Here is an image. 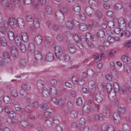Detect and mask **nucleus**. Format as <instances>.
<instances>
[{"instance_id": "f257e3e1", "label": "nucleus", "mask_w": 131, "mask_h": 131, "mask_svg": "<svg viewBox=\"0 0 131 131\" xmlns=\"http://www.w3.org/2000/svg\"><path fill=\"white\" fill-rule=\"evenodd\" d=\"M0 4L2 5L4 8L9 9L12 12L14 10V7L11 4H9L7 0H0Z\"/></svg>"}, {"instance_id": "f03ea898", "label": "nucleus", "mask_w": 131, "mask_h": 131, "mask_svg": "<svg viewBox=\"0 0 131 131\" xmlns=\"http://www.w3.org/2000/svg\"><path fill=\"white\" fill-rule=\"evenodd\" d=\"M56 18L58 21L60 23L63 22L64 20V14L59 10H57L56 13Z\"/></svg>"}, {"instance_id": "7ed1b4c3", "label": "nucleus", "mask_w": 131, "mask_h": 131, "mask_svg": "<svg viewBox=\"0 0 131 131\" xmlns=\"http://www.w3.org/2000/svg\"><path fill=\"white\" fill-rule=\"evenodd\" d=\"M8 21L9 23H8L10 27L13 28H16L17 26V21L16 19L14 17H10L9 18Z\"/></svg>"}, {"instance_id": "20e7f679", "label": "nucleus", "mask_w": 131, "mask_h": 131, "mask_svg": "<svg viewBox=\"0 0 131 131\" xmlns=\"http://www.w3.org/2000/svg\"><path fill=\"white\" fill-rule=\"evenodd\" d=\"M33 52L34 57L36 61H40L42 58V56L40 51L37 50H33Z\"/></svg>"}, {"instance_id": "39448f33", "label": "nucleus", "mask_w": 131, "mask_h": 131, "mask_svg": "<svg viewBox=\"0 0 131 131\" xmlns=\"http://www.w3.org/2000/svg\"><path fill=\"white\" fill-rule=\"evenodd\" d=\"M102 114L104 117L107 118H109L110 115L109 108L107 107H105L103 110Z\"/></svg>"}, {"instance_id": "423d86ee", "label": "nucleus", "mask_w": 131, "mask_h": 131, "mask_svg": "<svg viewBox=\"0 0 131 131\" xmlns=\"http://www.w3.org/2000/svg\"><path fill=\"white\" fill-rule=\"evenodd\" d=\"M120 115L117 112L114 113L113 116V119L114 122L116 123H119L121 121Z\"/></svg>"}, {"instance_id": "0eeeda50", "label": "nucleus", "mask_w": 131, "mask_h": 131, "mask_svg": "<svg viewBox=\"0 0 131 131\" xmlns=\"http://www.w3.org/2000/svg\"><path fill=\"white\" fill-rule=\"evenodd\" d=\"M119 21L121 22L119 23H120V24L118 25L120 28L123 31H125L126 29V24L125 20L124 19H121Z\"/></svg>"}, {"instance_id": "6e6552de", "label": "nucleus", "mask_w": 131, "mask_h": 131, "mask_svg": "<svg viewBox=\"0 0 131 131\" xmlns=\"http://www.w3.org/2000/svg\"><path fill=\"white\" fill-rule=\"evenodd\" d=\"M51 93L53 95L58 96L61 95V93L60 91H57L56 88L54 86H51L50 88Z\"/></svg>"}, {"instance_id": "1a4fd4ad", "label": "nucleus", "mask_w": 131, "mask_h": 131, "mask_svg": "<svg viewBox=\"0 0 131 131\" xmlns=\"http://www.w3.org/2000/svg\"><path fill=\"white\" fill-rule=\"evenodd\" d=\"M54 59V55L52 52H49L46 56V59L48 61H52Z\"/></svg>"}, {"instance_id": "9d476101", "label": "nucleus", "mask_w": 131, "mask_h": 131, "mask_svg": "<svg viewBox=\"0 0 131 131\" xmlns=\"http://www.w3.org/2000/svg\"><path fill=\"white\" fill-rule=\"evenodd\" d=\"M4 60L6 63H9L11 61L9 54L7 52H4L3 54Z\"/></svg>"}, {"instance_id": "9b49d317", "label": "nucleus", "mask_w": 131, "mask_h": 131, "mask_svg": "<svg viewBox=\"0 0 131 131\" xmlns=\"http://www.w3.org/2000/svg\"><path fill=\"white\" fill-rule=\"evenodd\" d=\"M42 90V94L44 97L47 98L50 96V93L49 90L46 88L43 89Z\"/></svg>"}, {"instance_id": "f8f14e48", "label": "nucleus", "mask_w": 131, "mask_h": 131, "mask_svg": "<svg viewBox=\"0 0 131 131\" xmlns=\"http://www.w3.org/2000/svg\"><path fill=\"white\" fill-rule=\"evenodd\" d=\"M122 60L126 63L129 64L131 62V59L127 56L123 55L122 56Z\"/></svg>"}, {"instance_id": "ddd939ff", "label": "nucleus", "mask_w": 131, "mask_h": 131, "mask_svg": "<svg viewBox=\"0 0 131 131\" xmlns=\"http://www.w3.org/2000/svg\"><path fill=\"white\" fill-rule=\"evenodd\" d=\"M98 89L99 91L101 92H104L106 88V85L101 83H99L97 85Z\"/></svg>"}, {"instance_id": "4468645a", "label": "nucleus", "mask_w": 131, "mask_h": 131, "mask_svg": "<svg viewBox=\"0 0 131 131\" xmlns=\"http://www.w3.org/2000/svg\"><path fill=\"white\" fill-rule=\"evenodd\" d=\"M95 101L99 103L103 101V99L99 93L96 94L94 96Z\"/></svg>"}, {"instance_id": "2eb2a0df", "label": "nucleus", "mask_w": 131, "mask_h": 131, "mask_svg": "<svg viewBox=\"0 0 131 131\" xmlns=\"http://www.w3.org/2000/svg\"><path fill=\"white\" fill-rule=\"evenodd\" d=\"M34 41L37 45H40L42 42L41 37L39 35L36 36L34 38Z\"/></svg>"}, {"instance_id": "dca6fc26", "label": "nucleus", "mask_w": 131, "mask_h": 131, "mask_svg": "<svg viewBox=\"0 0 131 131\" xmlns=\"http://www.w3.org/2000/svg\"><path fill=\"white\" fill-rule=\"evenodd\" d=\"M20 124L21 126L24 127H27L28 126H32V124L29 123L25 120H23L21 121L20 122Z\"/></svg>"}, {"instance_id": "f3484780", "label": "nucleus", "mask_w": 131, "mask_h": 131, "mask_svg": "<svg viewBox=\"0 0 131 131\" xmlns=\"http://www.w3.org/2000/svg\"><path fill=\"white\" fill-rule=\"evenodd\" d=\"M10 52L13 59H16L18 57V54L17 50H11Z\"/></svg>"}, {"instance_id": "a211bd4d", "label": "nucleus", "mask_w": 131, "mask_h": 131, "mask_svg": "<svg viewBox=\"0 0 131 131\" xmlns=\"http://www.w3.org/2000/svg\"><path fill=\"white\" fill-rule=\"evenodd\" d=\"M45 84V82L43 81L40 80L38 81L37 86L39 88L41 89H42L45 88L43 86Z\"/></svg>"}, {"instance_id": "6ab92c4d", "label": "nucleus", "mask_w": 131, "mask_h": 131, "mask_svg": "<svg viewBox=\"0 0 131 131\" xmlns=\"http://www.w3.org/2000/svg\"><path fill=\"white\" fill-rule=\"evenodd\" d=\"M85 11L88 15L90 16L92 15V13L93 12V10L91 7L88 6L86 7Z\"/></svg>"}, {"instance_id": "aec40b11", "label": "nucleus", "mask_w": 131, "mask_h": 131, "mask_svg": "<svg viewBox=\"0 0 131 131\" xmlns=\"http://www.w3.org/2000/svg\"><path fill=\"white\" fill-rule=\"evenodd\" d=\"M54 50L55 54L56 57L58 58H59L62 56L63 54L62 50Z\"/></svg>"}, {"instance_id": "412c9836", "label": "nucleus", "mask_w": 131, "mask_h": 131, "mask_svg": "<svg viewBox=\"0 0 131 131\" xmlns=\"http://www.w3.org/2000/svg\"><path fill=\"white\" fill-rule=\"evenodd\" d=\"M7 35L10 40L13 41L14 40L15 35L13 31L10 30L8 31L7 33Z\"/></svg>"}, {"instance_id": "4be33fe9", "label": "nucleus", "mask_w": 131, "mask_h": 131, "mask_svg": "<svg viewBox=\"0 0 131 131\" xmlns=\"http://www.w3.org/2000/svg\"><path fill=\"white\" fill-rule=\"evenodd\" d=\"M21 35L22 40L24 42H27L28 41V37L26 33L22 32L21 34Z\"/></svg>"}, {"instance_id": "5701e85b", "label": "nucleus", "mask_w": 131, "mask_h": 131, "mask_svg": "<svg viewBox=\"0 0 131 131\" xmlns=\"http://www.w3.org/2000/svg\"><path fill=\"white\" fill-rule=\"evenodd\" d=\"M120 93L123 95H124L127 93V89L126 87L124 85H123L119 88Z\"/></svg>"}, {"instance_id": "b1692460", "label": "nucleus", "mask_w": 131, "mask_h": 131, "mask_svg": "<svg viewBox=\"0 0 131 131\" xmlns=\"http://www.w3.org/2000/svg\"><path fill=\"white\" fill-rule=\"evenodd\" d=\"M52 39L50 37L46 38L45 40V46L46 48L48 47Z\"/></svg>"}, {"instance_id": "393cba45", "label": "nucleus", "mask_w": 131, "mask_h": 131, "mask_svg": "<svg viewBox=\"0 0 131 131\" xmlns=\"http://www.w3.org/2000/svg\"><path fill=\"white\" fill-rule=\"evenodd\" d=\"M33 24L35 29H37L39 28L40 25L39 20L38 19L36 18L34 19Z\"/></svg>"}, {"instance_id": "a878e982", "label": "nucleus", "mask_w": 131, "mask_h": 131, "mask_svg": "<svg viewBox=\"0 0 131 131\" xmlns=\"http://www.w3.org/2000/svg\"><path fill=\"white\" fill-rule=\"evenodd\" d=\"M45 12L43 11H40L39 14L38 15V18L41 20H43L45 18Z\"/></svg>"}, {"instance_id": "bb28decb", "label": "nucleus", "mask_w": 131, "mask_h": 131, "mask_svg": "<svg viewBox=\"0 0 131 131\" xmlns=\"http://www.w3.org/2000/svg\"><path fill=\"white\" fill-rule=\"evenodd\" d=\"M108 96L109 100L112 101H114L116 98V94L114 92L109 93Z\"/></svg>"}, {"instance_id": "cd10ccee", "label": "nucleus", "mask_w": 131, "mask_h": 131, "mask_svg": "<svg viewBox=\"0 0 131 131\" xmlns=\"http://www.w3.org/2000/svg\"><path fill=\"white\" fill-rule=\"evenodd\" d=\"M18 24L19 27L20 28H23L25 27L24 22L22 19H19L18 20Z\"/></svg>"}, {"instance_id": "c85d7f7f", "label": "nucleus", "mask_w": 131, "mask_h": 131, "mask_svg": "<svg viewBox=\"0 0 131 131\" xmlns=\"http://www.w3.org/2000/svg\"><path fill=\"white\" fill-rule=\"evenodd\" d=\"M73 9L76 12H79L81 10V7L78 4H75L73 6Z\"/></svg>"}, {"instance_id": "c756f323", "label": "nucleus", "mask_w": 131, "mask_h": 131, "mask_svg": "<svg viewBox=\"0 0 131 131\" xmlns=\"http://www.w3.org/2000/svg\"><path fill=\"white\" fill-rule=\"evenodd\" d=\"M21 86L25 91H29L31 89L30 86L27 84H23L21 85Z\"/></svg>"}, {"instance_id": "7c9ffc66", "label": "nucleus", "mask_w": 131, "mask_h": 131, "mask_svg": "<svg viewBox=\"0 0 131 131\" xmlns=\"http://www.w3.org/2000/svg\"><path fill=\"white\" fill-rule=\"evenodd\" d=\"M70 116L72 118H76L77 116L76 111L74 110H71L70 113Z\"/></svg>"}, {"instance_id": "2f4dec72", "label": "nucleus", "mask_w": 131, "mask_h": 131, "mask_svg": "<svg viewBox=\"0 0 131 131\" xmlns=\"http://www.w3.org/2000/svg\"><path fill=\"white\" fill-rule=\"evenodd\" d=\"M94 119L96 121H101L103 120V117L101 114H96L95 115Z\"/></svg>"}, {"instance_id": "473e14b6", "label": "nucleus", "mask_w": 131, "mask_h": 131, "mask_svg": "<svg viewBox=\"0 0 131 131\" xmlns=\"http://www.w3.org/2000/svg\"><path fill=\"white\" fill-rule=\"evenodd\" d=\"M7 42L6 38L4 37L0 38V46H5L6 45Z\"/></svg>"}, {"instance_id": "72a5a7b5", "label": "nucleus", "mask_w": 131, "mask_h": 131, "mask_svg": "<svg viewBox=\"0 0 131 131\" xmlns=\"http://www.w3.org/2000/svg\"><path fill=\"white\" fill-rule=\"evenodd\" d=\"M124 70L126 73H129L131 72L130 66L127 64H125L124 66Z\"/></svg>"}, {"instance_id": "f704fd0d", "label": "nucleus", "mask_w": 131, "mask_h": 131, "mask_svg": "<svg viewBox=\"0 0 131 131\" xmlns=\"http://www.w3.org/2000/svg\"><path fill=\"white\" fill-rule=\"evenodd\" d=\"M15 42L17 46L20 45L21 40L19 36H16L14 38Z\"/></svg>"}, {"instance_id": "c9c22d12", "label": "nucleus", "mask_w": 131, "mask_h": 131, "mask_svg": "<svg viewBox=\"0 0 131 131\" xmlns=\"http://www.w3.org/2000/svg\"><path fill=\"white\" fill-rule=\"evenodd\" d=\"M46 12L48 15H51L52 12V7L49 5L46 6Z\"/></svg>"}, {"instance_id": "e433bc0d", "label": "nucleus", "mask_w": 131, "mask_h": 131, "mask_svg": "<svg viewBox=\"0 0 131 131\" xmlns=\"http://www.w3.org/2000/svg\"><path fill=\"white\" fill-rule=\"evenodd\" d=\"M26 64V61L24 58H21L19 62V64L20 67L22 68L25 67Z\"/></svg>"}, {"instance_id": "4c0bfd02", "label": "nucleus", "mask_w": 131, "mask_h": 131, "mask_svg": "<svg viewBox=\"0 0 131 131\" xmlns=\"http://www.w3.org/2000/svg\"><path fill=\"white\" fill-rule=\"evenodd\" d=\"M90 106L88 104L84 105L83 107V109L84 111L87 113H89L90 111Z\"/></svg>"}, {"instance_id": "58836bf2", "label": "nucleus", "mask_w": 131, "mask_h": 131, "mask_svg": "<svg viewBox=\"0 0 131 131\" xmlns=\"http://www.w3.org/2000/svg\"><path fill=\"white\" fill-rule=\"evenodd\" d=\"M79 28L81 30L84 31L88 29V26L86 24L82 23L80 24Z\"/></svg>"}, {"instance_id": "ea45409f", "label": "nucleus", "mask_w": 131, "mask_h": 131, "mask_svg": "<svg viewBox=\"0 0 131 131\" xmlns=\"http://www.w3.org/2000/svg\"><path fill=\"white\" fill-rule=\"evenodd\" d=\"M3 100L4 102L7 104H9L11 103L12 101L10 97L7 96L4 97Z\"/></svg>"}, {"instance_id": "a19ab883", "label": "nucleus", "mask_w": 131, "mask_h": 131, "mask_svg": "<svg viewBox=\"0 0 131 131\" xmlns=\"http://www.w3.org/2000/svg\"><path fill=\"white\" fill-rule=\"evenodd\" d=\"M123 5L121 3H118L116 4L114 6L115 9L120 10L123 7Z\"/></svg>"}, {"instance_id": "79ce46f5", "label": "nucleus", "mask_w": 131, "mask_h": 131, "mask_svg": "<svg viewBox=\"0 0 131 131\" xmlns=\"http://www.w3.org/2000/svg\"><path fill=\"white\" fill-rule=\"evenodd\" d=\"M122 128L124 131H129L130 130L129 125L127 123L123 124Z\"/></svg>"}, {"instance_id": "37998d69", "label": "nucleus", "mask_w": 131, "mask_h": 131, "mask_svg": "<svg viewBox=\"0 0 131 131\" xmlns=\"http://www.w3.org/2000/svg\"><path fill=\"white\" fill-rule=\"evenodd\" d=\"M66 25L67 27L70 29H72L73 26V22L71 21H67Z\"/></svg>"}, {"instance_id": "c03bdc74", "label": "nucleus", "mask_w": 131, "mask_h": 131, "mask_svg": "<svg viewBox=\"0 0 131 131\" xmlns=\"http://www.w3.org/2000/svg\"><path fill=\"white\" fill-rule=\"evenodd\" d=\"M126 109L125 107H119L118 109V113L120 115H123L125 112Z\"/></svg>"}, {"instance_id": "a18cd8bd", "label": "nucleus", "mask_w": 131, "mask_h": 131, "mask_svg": "<svg viewBox=\"0 0 131 131\" xmlns=\"http://www.w3.org/2000/svg\"><path fill=\"white\" fill-rule=\"evenodd\" d=\"M97 35L99 37L103 38L104 36L105 33L102 30H99L97 32Z\"/></svg>"}, {"instance_id": "49530a36", "label": "nucleus", "mask_w": 131, "mask_h": 131, "mask_svg": "<svg viewBox=\"0 0 131 131\" xmlns=\"http://www.w3.org/2000/svg\"><path fill=\"white\" fill-rule=\"evenodd\" d=\"M40 107L43 110H45L49 108V106L46 103H43L40 105Z\"/></svg>"}, {"instance_id": "de8ad7c7", "label": "nucleus", "mask_w": 131, "mask_h": 131, "mask_svg": "<svg viewBox=\"0 0 131 131\" xmlns=\"http://www.w3.org/2000/svg\"><path fill=\"white\" fill-rule=\"evenodd\" d=\"M45 124L47 127H51L52 126V122L49 119H46V120Z\"/></svg>"}, {"instance_id": "09e8293b", "label": "nucleus", "mask_w": 131, "mask_h": 131, "mask_svg": "<svg viewBox=\"0 0 131 131\" xmlns=\"http://www.w3.org/2000/svg\"><path fill=\"white\" fill-rule=\"evenodd\" d=\"M118 37H116L114 38L112 37L111 36H109L107 38V40L110 43H113L115 42L116 39H118Z\"/></svg>"}, {"instance_id": "8fccbe9b", "label": "nucleus", "mask_w": 131, "mask_h": 131, "mask_svg": "<svg viewBox=\"0 0 131 131\" xmlns=\"http://www.w3.org/2000/svg\"><path fill=\"white\" fill-rule=\"evenodd\" d=\"M52 28L54 31H57L59 29L60 27L58 24L53 23L52 25Z\"/></svg>"}, {"instance_id": "3c124183", "label": "nucleus", "mask_w": 131, "mask_h": 131, "mask_svg": "<svg viewBox=\"0 0 131 131\" xmlns=\"http://www.w3.org/2000/svg\"><path fill=\"white\" fill-rule=\"evenodd\" d=\"M89 3L90 5L93 6H96L97 5V2L95 0H89Z\"/></svg>"}, {"instance_id": "603ef678", "label": "nucleus", "mask_w": 131, "mask_h": 131, "mask_svg": "<svg viewBox=\"0 0 131 131\" xmlns=\"http://www.w3.org/2000/svg\"><path fill=\"white\" fill-rule=\"evenodd\" d=\"M113 86L114 90V92H117L118 91L119 86L118 83L117 82H115L113 83Z\"/></svg>"}, {"instance_id": "864d4df0", "label": "nucleus", "mask_w": 131, "mask_h": 131, "mask_svg": "<svg viewBox=\"0 0 131 131\" xmlns=\"http://www.w3.org/2000/svg\"><path fill=\"white\" fill-rule=\"evenodd\" d=\"M59 10L63 14L67 13L68 12L66 8L63 6L61 7L60 10Z\"/></svg>"}, {"instance_id": "5fc2aeb1", "label": "nucleus", "mask_w": 131, "mask_h": 131, "mask_svg": "<svg viewBox=\"0 0 131 131\" xmlns=\"http://www.w3.org/2000/svg\"><path fill=\"white\" fill-rule=\"evenodd\" d=\"M26 19L27 22H30L33 20V17L30 14H27L26 16Z\"/></svg>"}, {"instance_id": "6e6d98bb", "label": "nucleus", "mask_w": 131, "mask_h": 131, "mask_svg": "<svg viewBox=\"0 0 131 131\" xmlns=\"http://www.w3.org/2000/svg\"><path fill=\"white\" fill-rule=\"evenodd\" d=\"M76 104L79 106L81 105L82 104V101L81 97H79L77 99L76 102Z\"/></svg>"}, {"instance_id": "4d7b16f0", "label": "nucleus", "mask_w": 131, "mask_h": 131, "mask_svg": "<svg viewBox=\"0 0 131 131\" xmlns=\"http://www.w3.org/2000/svg\"><path fill=\"white\" fill-rule=\"evenodd\" d=\"M85 83V80L82 79H79L78 84L80 85L83 86Z\"/></svg>"}, {"instance_id": "13d9d810", "label": "nucleus", "mask_w": 131, "mask_h": 131, "mask_svg": "<svg viewBox=\"0 0 131 131\" xmlns=\"http://www.w3.org/2000/svg\"><path fill=\"white\" fill-rule=\"evenodd\" d=\"M25 90L23 89H21L19 92L20 94L24 97H26L28 95L27 93L25 91Z\"/></svg>"}, {"instance_id": "bf43d9fd", "label": "nucleus", "mask_w": 131, "mask_h": 131, "mask_svg": "<svg viewBox=\"0 0 131 131\" xmlns=\"http://www.w3.org/2000/svg\"><path fill=\"white\" fill-rule=\"evenodd\" d=\"M87 73L89 76L91 77H93L94 74V72L93 71L89 69L87 71Z\"/></svg>"}, {"instance_id": "052dcab7", "label": "nucleus", "mask_w": 131, "mask_h": 131, "mask_svg": "<svg viewBox=\"0 0 131 131\" xmlns=\"http://www.w3.org/2000/svg\"><path fill=\"white\" fill-rule=\"evenodd\" d=\"M11 94L12 96L14 97H17L18 96L17 93L15 90H13L11 91Z\"/></svg>"}, {"instance_id": "680f3d73", "label": "nucleus", "mask_w": 131, "mask_h": 131, "mask_svg": "<svg viewBox=\"0 0 131 131\" xmlns=\"http://www.w3.org/2000/svg\"><path fill=\"white\" fill-rule=\"evenodd\" d=\"M112 75L113 77L115 79H117L118 77V73L116 71H113L112 73Z\"/></svg>"}, {"instance_id": "e2e57ef3", "label": "nucleus", "mask_w": 131, "mask_h": 131, "mask_svg": "<svg viewBox=\"0 0 131 131\" xmlns=\"http://www.w3.org/2000/svg\"><path fill=\"white\" fill-rule=\"evenodd\" d=\"M109 127L105 124H104L102 125V126L101 129L103 131H106L107 130L108 127Z\"/></svg>"}, {"instance_id": "0e129e2a", "label": "nucleus", "mask_w": 131, "mask_h": 131, "mask_svg": "<svg viewBox=\"0 0 131 131\" xmlns=\"http://www.w3.org/2000/svg\"><path fill=\"white\" fill-rule=\"evenodd\" d=\"M12 2H13L16 6L19 7L20 4V0H10Z\"/></svg>"}, {"instance_id": "69168bd1", "label": "nucleus", "mask_w": 131, "mask_h": 131, "mask_svg": "<svg viewBox=\"0 0 131 131\" xmlns=\"http://www.w3.org/2000/svg\"><path fill=\"white\" fill-rule=\"evenodd\" d=\"M73 38L77 42H79L80 40L79 36L76 34H74L73 35Z\"/></svg>"}, {"instance_id": "338daca9", "label": "nucleus", "mask_w": 131, "mask_h": 131, "mask_svg": "<svg viewBox=\"0 0 131 131\" xmlns=\"http://www.w3.org/2000/svg\"><path fill=\"white\" fill-rule=\"evenodd\" d=\"M8 115L10 117L13 118L15 117L16 116V113L12 111H10L9 113H8Z\"/></svg>"}, {"instance_id": "774afa93", "label": "nucleus", "mask_w": 131, "mask_h": 131, "mask_svg": "<svg viewBox=\"0 0 131 131\" xmlns=\"http://www.w3.org/2000/svg\"><path fill=\"white\" fill-rule=\"evenodd\" d=\"M96 15L97 17L99 18H101L103 16L101 12L99 10H97L96 11Z\"/></svg>"}]
</instances>
